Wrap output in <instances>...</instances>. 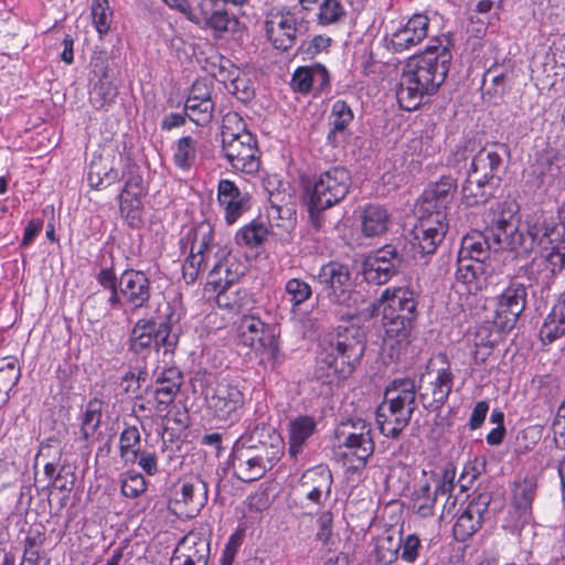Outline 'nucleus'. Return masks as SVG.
<instances>
[{"label":"nucleus","instance_id":"obj_20","mask_svg":"<svg viewBox=\"0 0 565 565\" xmlns=\"http://www.w3.org/2000/svg\"><path fill=\"white\" fill-rule=\"evenodd\" d=\"M192 23L203 29L211 30L216 38H221L224 33L234 31L238 21L231 15L225 9H216L213 2L201 0L186 18Z\"/></svg>","mask_w":565,"mask_h":565},{"label":"nucleus","instance_id":"obj_28","mask_svg":"<svg viewBox=\"0 0 565 565\" xmlns=\"http://www.w3.org/2000/svg\"><path fill=\"white\" fill-rule=\"evenodd\" d=\"M491 274V268L483 262L471 258L457 259L456 284L461 285L469 294L483 290L489 284Z\"/></svg>","mask_w":565,"mask_h":565},{"label":"nucleus","instance_id":"obj_44","mask_svg":"<svg viewBox=\"0 0 565 565\" xmlns=\"http://www.w3.org/2000/svg\"><path fill=\"white\" fill-rule=\"evenodd\" d=\"M20 377L21 370L15 358L7 356L0 361V408L8 402L9 392Z\"/></svg>","mask_w":565,"mask_h":565},{"label":"nucleus","instance_id":"obj_17","mask_svg":"<svg viewBox=\"0 0 565 565\" xmlns=\"http://www.w3.org/2000/svg\"><path fill=\"white\" fill-rule=\"evenodd\" d=\"M444 364L435 370L433 363L427 367V372L422 376L419 386V397L423 405L430 409L440 408L447 401L452 388V374L444 356H440Z\"/></svg>","mask_w":565,"mask_h":565},{"label":"nucleus","instance_id":"obj_24","mask_svg":"<svg viewBox=\"0 0 565 565\" xmlns=\"http://www.w3.org/2000/svg\"><path fill=\"white\" fill-rule=\"evenodd\" d=\"M508 149L502 143H494L480 149L472 158L468 173L478 174L483 180L495 184L500 181V173L504 168V157Z\"/></svg>","mask_w":565,"mask_h":565},{"label":"nucleus","instance_id":"obj_8","mask_svg":"<svg viewBox=\"0 0 565 565\" xmlns=\"http://www.w3.org/2000/svg\"><path fill=\"white\" fill-rule=\"evenodd\" d=\"M204 398L206 414L218 427H232L245 413L246 395L236 380H218L206 387Z\"/></svg>","mask_w":565,"mask_h":565},{"label":"nucleus","instance_id":"obj_2","mask_svg":"<svg viewBox=\"0 0 565 565\" xmlns=\"http://www.w3.org/2000/svg\"><path fill=\"white\" fill-rule=\"evenodd\" d=\"M449 35L433 38L422 54L409 57L403 67L396 98L399 106L415 110L426 96L434 95L445 82L451 62Z\"/></svg>","mask_w":565,"mask_h":565},{"label":"nucleus","instance_id":"obj_5","mask_svg":"<svg viewBox=\"0 0 565 565\" xmlns=\"http://www.w3.org/2000/svg\"><path fill=\"white\" fill-rule=\"evenodd\" d=\"M365 351V343L356 330L322 340L316 359V375L328 382L348 379Z\"/></svg>","mask_w":565,"mask_h":565},{"label":"nucleus","instance_id":"obj_38","mask_svg":"<svg viewBox=\"0 0 565 565\" xmlns=\"http://www.w3.org/2000/svg\"><path fill=\"white\" fill-rule=\"evenodd\" d=\"M181 384L182 374L177 367L164 369L158 375L156 381V401L159 406H163L159 408L160 411H163L174 401Z\"/></svg>","mask_w":565,"mask_h":565},{"label":"nucleus","instance_id":"obj_54","mask_svg":"<svg viewBox=\"0 0 565 565\" xmlns=\"http://www.w3.org/2000/svg\"><path fill=\"white\" fill-rule=\"evenodd\" d=\"M285 294L292 309H296L310 299L312 288L307 281L300 278H291L285 284Z\"/></svg>","mask_w":565,"mask_h":565},{"label":"nucleus","instance_id":"obj_18","mask_svg":"<svg viewBox=\"0 0 565 565\" xmlns=\"http://www.w3.org/2000/svg\"><path fill=\"white\" fill-rule=\"evenodd\" d=\"M222 153L236 172L255 174L259 170L258 148L253 134L222 142Z\"/></svg>","mask_w":565,"mask_h":565},{"label":"nucleus","instance_id":"obj_55","mask_svg":"<svg viewBox=\"0 0 565 565\" xmlns=\"http://www.w3.org/2000/svg\"><path fill=\"white\" fill-rule=\"evenodd\" d=\"M243 134H252L242 116L235 111L224 115L222 120V142L239 138Z\"/></svg>","mask_w":565,"mask_h":565},{"label":"nucleus","instance_id":"obj_29","mask_svg":"<svg viewBox=\"0 0 565 565\" xmlns=\"http://www.w3.org/2000/svg\"><path fill=\"white\" fill-rule=\"evenodd\" d=\"M489 503L490 497L484 493L469 502L454 525V535L458 541H466L480 529Z\"/></svg>","mask_w":565,"mask_h":565},{"label":"nucleus","instance_id":"obj_41","mask_svg":"<svg viewBox=\"0 0 565 565\" xmlns=\"http://www.w3.org/2000/svg\"><path fill=\"white\" fill-rule=\"evenodd\" d=\"M565 334V294L553 306L540 330L543 342H553Z\"/></svg>","mask_w":565,"mask_h":565},{"label":"nucleus","instance_id":"obj_57","mask_svg":"<svg viewBox=\"0 0 565 565\" xmlns=\"http://www.w3.org/2000/svg\"><path fill=\"white\" fill-rule=\"evenodd\" d=\"M44 536L41 533L29 535L24 541V551L20 565H38L40 561V548L44 543Z\"/></svg>","mask_w":565,"mask_h":565},{"label":"nucleus","instance_id":"obj_22","mask_svg":"<svg viewBox=\"0 0 565 565\" xmlns=\"http://www.w3.org/2000/svg\"><path fill=\"white\" fill-rule=\"evenodd\" d=\"M429 18L423 13L413 14L405 24L398 26L387 38V49L402 53L418 45L428 35Z\"/></svg>","mask_w":565,"mask_h":565},{"label":"nucleus","instance_id":"obj_27","mask_svg":"<svg viewBox=\"0 0 565 565\" xmlns=\"http://www.w3.org/2000/svg\"><path fill=\"white\" fill-rule=\"evenodd\" d=\"M446 213L435 211L420 220L415 228V241L423 254H433L447 233Z\"/></svg>","mask_w":565,"mask_h":565},{"label":"nucleus","instance_id":"obj_64","mask_svg":"<svg viewBox=\"0 0 565 565\" xmlns=\"http://www.w3.org/2000/svg\"><path fill=\"white\" fill-rule=\"evenodd\" d=\"M420 540L415 534L407 535L399 544L401 558L407 563H414L418 557Z\"/></svg>","mask_w":565,"mask_h":565},{"label":"nucleus","instance_id":"obj_40","mask_svg":"<svg viewBox=\"0 0 565 565\" xmlns=\"http://www.w3.org/2000/svg\"><path fill=\"white\" fill-rule=\"evenodd\" d=\"M495 183L483 180L478 174L468 173L461 188V200L467 206H475L486 202L492 194Z\"/></svg>","mask_w":565,"mask_h":565},{"label":"nucleus","instance_id":"obj_9","mask_svg":"<svg viewBox=\"0 0 565 565\" xmlns=\"http://www.w3.org/2000/svg\"><path fill=\"white\" fill-rule=\"evenodd\" d=\"M335 438L347 470H363L375 449L371 423L362 418L348 419L338 427Z\"/></svg>","mask_w":565,"mask_h":565},{"label":"nucleus","instance_id":"obj_10","mask_svg":"<svg viewBox=\"0 0 565 565\" xmlns=\"http://www.w3.org/2000/svg\"><path fill=\"white\" fill-rule=\"evenodd\" d=\"M350 186V173L342 167H333L313 177L305 186V199L311 218L344 200Z\"/></svg>","mask_w":565,"mask_h":565},{"label":"nucleus","instance_id":"obj_19","mask_svg":"<svg viewBox=\"0 0 565 565\" xmlns=\"http://www.w3.org/2000/svg\"><path fill=\"white\" fill-rule=\"evenodd\" d=\"M402 255L393 245H385L365 257L362 265L364 279L374 285H384L397 273Z\"/></svg>","mask_w":565,"mask_h":565},{"label":"nucleus","instance_id":"obj_36","mask_svg":"<svg viewBox=\"0 0 565 565\" xmlns=\"http://www.w3.org/2000/svg\"><path fill=\"white\" fill-rule=\"evenodd\" d=\"M316 428L315 418L308 415H300L289 423L288 452L291 458H298L308 439L315 434Z\"/></svg>","mask_w":565,"mask_h":565},{"label":"nucleus","instance_id":"obj_35","mask_svg":"<svg viewBox=\"0 0 565 565\" xmlns=\"http://www.w3.org/2000/svg\"><path fill=\"white\" fill-rule=\"evenodd\" d=\"M231 285L211 287L214 291H217L216 303L218 308L242 317L253 309L254 300L247 290H231Z\"/></svg>","mask_w":565,"mask_h":565},{"label":"nucleus","instance_id":"obj_34","mask_svg":"<svg viewBox=\"0 0 565 565\" xmlns=\"http://www.w3.org/2000/svg\"><path fill=\"white\" fill-rule=\"evenodd\" d=\"M455 189L456 181L454 178L441 177L438 182L424 191L419 210L426 214L435 213V211L445 213L452 200Z\"/></svg>","mask_w":565,"mask_h":565},{"label":"nucleus","instance_id":"obj_13","mask_svg":"<svg viewBox=\"0 0 565 565\" xmlns=\"http://www.w3.org/2000/svg\"><path fill=\"white\" fill-rule=\"evenodd\" d=\"M239 341L256 353L265 355L273 363L281 361V352L275 328L260 318L246 313L239 318L236 327Z\"/></svg>","mask_w":565,"mask_h":565},{"label":"nucleus","instance_id":"obj_12","mask_svg":"<svg viewBox=\"0 0 565 565\" xmlns=\"http://www.w3.org/2000/svg\"><path fill=\"white\" fill-rule=\"evenodd\" d=\"M330 302L355 309L359 294L354 290V280L348 265L330 262L324 264L316 276Z\"/></svg>","mask_w":565,"mask_h":565},{"label":"nucleus","instance_id":"obj_16","mask_svg":"<svg viewBox=\"0 0 565 565\" xmlns=\"http://www.w3.org/2000/svg\"><path fill=\"white\" fill-rule=\"evenodd\" d=\"M527 289L524 284L511 281L494 301L493 323L501 331H510L523 313L526 306Z\"/></svg>","mask_w":565,"mask_h":565},{"label":"nucleus","instance_id":"obj_15","mask_svg":"<svg viewBox=\"0 0 565 565\" xmlns=\"http://www.w3.org/2000/svg\"><path fill=\"white\" fill-rule=\"evenodd\" d=\"M513 206V216L518 218V205L514 202H503L498 205L497 212H494L493 218L491 220V224L487 230V233L482 232H471L467 234L461 242V247L458 253V258H471L473 260L483 262L489 257L490 249L493 250H511L509 247L500 246L499 243L494 241L497 226L499 225V221L502 216L512 209Z\"/></svg>","mask_w":565,"mask_h":565},{"label":"nucleus","instance_id":"obj_63","mask_svg":"<svg viewBox=\"0 0 565 565\" xmlns=\"http://www.w3.org/2000/svg\"><path fill=\"white\" fill-rule=\"evenodd\" d=\"M330 44L331 39L329 36L316 35L310 41L303 43L300 50L308 58H313L318 54L326 52Z\"/></svg>","mask_w":565,"mask_h":565},{"label":"nucleus","instance_id":"obj_21","mask_svg":"<svg viewBox=\"0 0 565 565\" xmlns=\"http://www.w3.org/2000/svg\"><path fill=\"white\" fill-rule=\"evenodd\" d=\"M213 68L210 71L212 76L223 83L228 93L236 96L242 102H248L254 96V87L249 78L238 67L232 64L228 58L214 56Z\"/></svg>","mask_w":565,"mask_h":565},{"label":"nucleus","instance_id":"obj_46","mask_svg":"<svg viewBox=\"0 0 565 565\" xmlns=\"http://www.w3.org/2000/svg\"><path fill=\"white\" fill-rule=\"evenodd\" d=\"M103 416V402L98 398L90 399L81 415V434L85 441L94 437L100 426Z\"/></svg>","mask_w":565,"mask_h":565},{"label":"nucleus","instance_id":"obj_51","mask_svg":"<svg viewBox=\"0 0 565 565\" xmlns=\"http://www.w3.org/2000/svg\"><path fill=\"white\" fill-rule=\"evenodd\" d=\"M92 23L99 38L106 35L111 28L114 12L108 0H92L90 3Z\"/></svg>","mask_w":565,"mask_h":565},{"label":"nucleus","instance_id":"obj_33","mask_svg":"<svg viewBox=\"0 0 565 565\" xmlns=\"http://www.w3.org/2000/svg\"><path fill=\"white\" fill-rule=\"evenodd\" d=\"M267 216L273 234L280 236L281 239H287L296 226L295 206L291 203H282V200H279V194L270 193Z\"/></svg>","mask_w":565,"mask_h":565},{"label":"nucleus","instance_id":"obj_47","mask_svg":"<svg viewBox=\"0 0 565 565\" xmlns=\"http://www.w3.org/2000/svg\"><path fill=\"white\" fill-rule=\"evenodd\" d=\"M89 185L94 189L106 188L119 180V173L111 166L104 163L102 157L94 158L87 173Z\"/></svg>","mask_w":565,"mask_h":565},{"label":"nucleus","instance_id":"obj_60","mask_svg":"<svg viewBox=\"0 0 565 565\" xmlns=\"http://www.w3.org/2000/svg\"><path fill=\"white\" fill-rule=\"evenodd\" d=\"M147 481L141 473L129 472L121 482V493L126 498H138L146 491Z\"/></svg>","mask_w":565,"mask_h":565},{"label":"nucleus","instance_id":"obj_52","mask_svg":"<svg viewBox=\"0 0 565 565\" xmlns=\"http://www.w3.org/2000/svg\"><path fill=\"white\" fill-rule=\"evenodd\" d=\"M413 511L420 518L434 515L436 498L428 482L418 484L413 492Z\"/></svg>","mask_w":565,"mask_h":565},{"label":"nucleus","instance_id":"obj_42","mask_svg":"<svg viewBox=\"0 0 565 565\" xmlns=\"http://www.w3.org/2000/svg\"><path fill=\"white\" fill-rule=\"evenodd\" d=\"M535 497V483L532 479L516 482L513 489V505L522 521V527L531 520L532 502Z\"/></svg>","mask_w":565,"mask_h":565},{"label":"nucleus","instance_id":"obj_6","mask_svg":"<svg viewBox=\"0 0 565 565\" xmlns=\"http://www.w3.org/2000/svg\"><path fill=\"white\" fill-rule=\"evenodd\" d=\"M269 443L253 444V437H239L233 447L232 467L235 476L244 481L252 482L260 479L282 457L285 444L279 434L268 428Z\"/></svg>","mask_w":565,"mask_h":565},{"label":"nucleus","instance_id":"obj_4","mask_svg":"<svg viewBox=\"0 0 565 565\" xmlns=\"http://www.w3.org/2000/svg\"><path fill=\"white\" fill-rule=\"evenodd\" d=\"M383 315V349L398 360L409 344V334L417 317V300L406 286L386 288L377 300Z\"/></svg>","mask_w":565,"mask_h":565},{"label":"nucleus","instance_id":"obj_39","mask_svg":"<svg viewBox=\"0 0 565 565\" xmlns=\"http://www.w3.org/2000/svg\"><path fill=\"white\" fill-rule=\"evenodd\" d=\"M391 216L381 205L369 204L361 214L362 233L366 237L381 236L388 230Z\"/></svg>","mask_w":565,"mask_h":565},{"label":"nucleus","instance_id":"obj_56","mask_svg":"<svg viewBox=\"0 0 565 565\" xmlns=\"http://www.w3.org/2000/svg\"><path fill=\"white\" fill-rule=\"evenodd\" d=\"M141 198L119 195V210L122 216L127 218L130 225L135 226L141 218Z\"/></svg>","mask_w":565,"mask_h":565},{"label":"nucleus","instance_id":"obj_62","mask_svg":"<svg viewBox=\"0 0 565 565\" xmlns=\"http://www.w3.org/2000/svg\"><path fill=\"white\" fill-rule=\"evenodd\" d=\"M455 469L452 467H447L444 469L443 477L438 480L435 490H431L435 498L438 495H447V502L451 501V505H455L456 499L451 498V492L454 490V480H455Z\"/></svg>","mask_w":565,"mask_h":565},{"label":"nucleus","instance_id":"obj_14","mask_svg":"<svg viewBox=\"0 0 565 565\" xmlns=\"http://www.w3.org/2000/svg\"><path fill=\"white\" fill-rule=\"evenodd\" d=\"M178 339L179 335L172 330L171 317L158 328L152 320L139 319L130 332L129 350L145 358L153 348L160 345L164 347L166 351L174 349Z\"/></svg>","mask_w":565,"mask_h":565},{"label":"nucleus","instance_id":"obj_32","mask_svg":"<svg viewBox=\"0 0 565 565\" xmlns=\"http://www.w3.org/2000/svg\"><path fill=\"white\" fill-rule=\"evenodd\" d=\"M518 78V72L512 65L490 67L483 77L484 94L489 99L498 104L513 88Z\"/></svg>","mask_w":565,"mask_h":565},{"label":"nucleus","instance_id":"obj_59","mask_svg":"<svg viewBox=\"0 0 565 565\" xmlns=\"http://www.w3.org/2000/svg\"><path fill=\"white\" fill-rule=\"evenodd\" d=\"M353 119V113L344 100H335L332 105L330 122L334 131L343 130Z\"/></svg>","mask_w":565,"mask_h":565},{"label":"nucleus","instance_id":"obj_49","mask_svg":"<svg viewBox=\"0 0 565 565\" xmlns=\"http://www.w3.org/2000/svg\"><path fill=\"white\" fill-rule=\"evenodd\" d=\"M116 85L106 75L94 84L89 93V102L95 109H103L110 106L117 97Z\"/></svg>","mask_w":565,"mask_h":565},{"label":"nucleus","instance_id":"obj_61","mask_svg":"<svg viewBox=\"0 0 565 565\" xmlns=\"http://www.w3.org/2000/svg\"><path fill=\"white\" fill-rule=\"evenodd\" d=\"M316 523V539L329 547L333 535V513L330 510L322 511L318 515Z\"/></svg>","mask_w":565,"mask_h":565},{"label":"nucleus","instance_id":"obj_7","mask_svg":"<svg viewBox=\"0 0 565 565\" xmlns=\"http://www.w3.org/2000/svg\"><path fill=\"white\" fill-rule=\"evenodd\" d=\"M416 407V385L409 377L395 379L377 407L376 423L382 435L396 438L408 425Z\"/></svg>","mask_w":565,"mask_h":565},{"label":"nucleus","instance_id":"obj_50","mask_svg":"<svg viewBox=\"0 0 565 565\" xmlns=\"http://www.w3.org/2000/svg\"><path fill=\"white\" fill-rule=\"evenodd\" d=\"M198 140L191 136L180 138L173 149L174 164L181 170H190L196 161Z\"/></svg>","mask_w":565,"mask_h":565},{"label":"nucleus","instance_id":"obj_26","mask_svg":"<svg viewBox=\"0 0 565 565\" xmlns=\"http://www.w3.org/2000/svg\"><path fill=\"white\" fill-rule=\"evenodd\" d=\"M122 298L131 310L145 307L151 297L150 280L141 270L126 269L119 277Z\"/></svg>","mask_w":565,"mask_h":565},{"label":"nucleus","instance_id":"obj_31","mask_svg":"<svg viewBox=\"0 0 565 565\" xmlns=\"http://www.w3.org/2000/svg\"><path fill=\"white\" fill-rule=\"evenodd\" d=\"M295 92L307 94L309 92L321 93L330 86L328 70L319 63L299 66L292 74L291 83Z\"/></svg>","mask_w":565,"mask_h":565},{"label":"nucleus","instance_id":"obj_53","mask_svg":"<svg viewBox=\"0 0 565 565\" xmlns=\"http://www.w3.org/2000/svg\"><path fill=\"white\" fill-rule=\"evenodd\" d=\"M185 115L199 126L209 124L214 109L213 102H198L194 97H188L184 105Z\"/></svg>","mask_w":565,"mask_h":565},{"label":"nucleus","instance_id":"obj_25","mask_svg":"<svg viewBox=\"0 0 565 565\" xmlns=\"http://www.w3.org/2000/svg\"><path fill=\"white\" fill-rule=\"evenodd\" d=\"M250 196L242 192L231 180L222 179L217 184V203L228 225L236 223L249 210Z\"/></svg>","mask_w":565,"mask_h":565},{"label":"nucleus","instance_id":"obj_37","mask_svg":"<svg viewBox=\"0 0 565 565\" xmlns=\"http://www.w3.org/2000/svg\"><path fill=\"white\" fill-rule=\"evenodd\" d=\"M207 484L194 478L184 481L180 490L175 491V501L182 502L189 508V513L198 514L207 502Z\"/></svg>","mask_w":565,"mask_h":565},{"label":"nucleus","instance_id":"obj_48","mask_svg":"<svg viewBox=\"0 0 565 565\" xmlns=\"http://www.w3.org/2000/svg\"><path fill=\"white\" fill-rule=\"evenodd\" d=\"M268 235L269 230L263 222L252 221L237 231L235 241L239 246L254 248L262 245Z\"/></svg>","mask_w":565,"mask_h":565},{"label":"nucleus","instance_id":"obj_58","mask_svg":"<svg viewBox=\"0 0 565 565\" xmlns=\"http://www.w3.org/2000/svg\"><path fill=\"white\" fill-rule=\"evenodd\" d=\"M345 11L342 4L338 0H324L318 14V21L322 25H328L338 22Z\"/></svg>","mask_w":565,"mask_h":565},{"label":"nucleus","instance_id":"obj_30","mask_svg":"<svg viewBox=\"0 0 565 565\" xmlns=\"http://www.w3.org/2000/svg\"><path fill=\"white\" fill-rule=\"evenodd\" d=\"M557 161L558 154L552 148L536 153L535 160L531 166L530 175L537 190L546 192L555 184L561 171Z\"/></svg>","mask_w":565,"mask_h":565},{"label":"nucleus","instance_id":"obj_11","mask_svg":"<svg viewBox=\"0 0 565 565\" xmlns=\"http://www.w3.org/2000/svg\"><path fill=\"white\" fill-rule=\"evenodd\" d=\"M307 23L302 7H275L266 15V36L275 49L287 51L296 44L298 36L307 31Z\"/></svg>","mask_w":565,"mask_h":565},{"label":"nucleus","instance_id":"obj_43","mask_svg":"<svg viewBox=\"0 0 565 565\" xmlns=\"http://www.w3.org/2000/svg\"><path fill=\"white\" fill-rule=\"evenodd\" d=\"M178 554L193 559L198 565H207L210 543L195 533H189L177 545Z\"/></svg>","mask_w":565,"mask_h":565},{"label":"nucleus","instance_id":"obj_45","mask_svg":"<svg viewBox=\"0 0 565 565\" xmlns=\"http://www.w3.org/2000/svg\"><path fill=\"white\" fill-rule=\"evenodd\" d=\"M141 451V435L137 426H127L119 435V456L125 463H136Z\"/></svg>","mask_w":565,"mask_h":565},{"label":"nucleus","instance_id":"obj_23","mask_svg":"<svg viewBox=\"0 0 565 565\" xmlns=\"http://www.w3.org/2000/svg\"><path fill=\"white\" fill-rule=\"evenodd\" d=\"M333 476L326 465H318L307 469L300 478V487L308 502L323 507L332 492Z\"/></svg>","mask_w":565,"mask_h":565},{"label":"nucleus","instance_id":"obj_1","mask_svg":"<svg viewBox=\"0 0 565 565\" xmlns=\"http://www.w3.org/2000/svg\"><path fill=\"white\" fill-rule=\"evenodd\" d=\"M494 236L500 246L509 247L516 256L537 250L552 274L561 273L565 268V244L561 239V225L544 212L529 215L524 232L519 230L512 207L499 221Z\"/></svg>","mask_w":565,"mask_h":565},{"label":"nucleus","instance_id":"obj_3","mask_svg":"<svg viewBox=\"0 0 565 565\" xmlns=\"http://www.w3.org/2000/svg\"><path fill=\"white\" fill-rule=\"evenodd\" d=\"M189 254L182 265L186 284H193L200 274H207V286L234 284L245 273V265L226 248L214 243V228L209 222H201L191 228L183 242Z\"/></svg>","mask_w":565,"mask_h":565}]
</instances>
